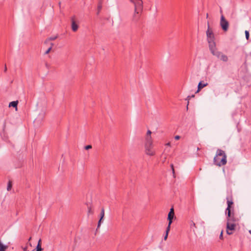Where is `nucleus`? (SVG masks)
Segmentation results:
<instances>
[{"label": "nucleus", "mask_w": 251, "mask_h": 251, "mask_svg": "<svg viewBox=\"0 0 251 251\" xmlns=\"http://www.w3.org/2000/svg\"><path fill=\"white\" fill-rule=\"evenodd\" d=\"M100 218H103L104 216V208H102L100 212Z\"/></svg>", "instance_id": "obj_21"}, {"label": "nucleus", "mask_w": 251, "mask_h": 251, "mask_svg": "<svg viewBox=\"0 0 251 251\" xmlns=\"http://www.w3.org/2000/svg\"><path fill=\"white\" fill-rule=\"evenodd\" d=\"M151 130H148L147 133L145 141H153L151 136Z\"/></svg>", "instance_id": "obj_12"}, {"label": "nucleus", "mask_w": 251, "mask_h": 251, "mask_svg": "<svg viewBox=\"0 0 251 251\" xmlns=\"http://www.w3.org/2000/svg\"><path fill=\"white\" fill-rule=\"evenodd\" d=\"M165 145L167 146H171V143L170 142H168L167 144H166Z\"/></svg>", "instance_id": "obj_33"}, {"label": "nucleus", "mask_w": 251, "mask_h": 251, "mask_svg": "<svg viewBox=\"0 0 251 251\" xmlns=\"http://www.w3.org/2000/svg\"><path fill=\"white\" fill-rule=\"evenodd\" d=\"M11 188H12V182L10 181H9V182L8 183L7 187V191H10V190H11Z\"/></svg>", "instance_id": "obj_19"}, {"label": "nucleus", "mask_w": 251, "mask_h": 251, "mask_svg": "<svg viewBox=\"0 0 251 251\" xmlns=\"http://www.w3.org/2000/svg\"><path fill=\"white\" fill-rule=\"evenodd\" d=\"M0 135L3 139L5 140L7 139V136L5 130L4 131V133H3V130H2V131L0 133Z\"/></svg>", "instance_id": "obj_17"}, {"label": "nucleus", "mask_w": 251, "mask_h": 251, "mask_svg": "<svg viewBox=\"0 0 251 251\" xmlns=\"http://www.w3.org/2000/svg\"><path fill=\"white\" fill-rule=\"evenodd\" d=\"M91 148H92V146L91 145H87V146L85 147V150H89V149H90Z\"/></svg>", "instance_id": "obj_26"}, {"label": "nucleus", "mask_w": 251, "mask_h": 251, "mask_svg": "<svg viewBox=\"0 0 251 251\" xmlns=\"http://www.w3.org/2000/svg\"><path fill=\"white\" fill-rule=\"evenodd\" d=\"M170 230V226H168L166 230V234L165 235L164 237V239L165 240H166L167 239L168 236V233Z\"/></svg>", "instance_id": "obj_16"}, {"label": "nucleus", "mask_w": 251, "mask_h": 251, "mask_svg": "<svg viewBox=\"0 0 251 251\" xmlns=\"http://www.w3.org/2000/svg\"><path fill=\"white\" fill-rule=\"evenodd\" d=\"M134 5V14L133 16V21L137 22L141 15L143 11L142 0H130Z\"/></svg>", "instance_id": "obj_2"}, {"label": "nucleus", "mask_w": 251, "mask_h": 251, "mask_svg": "<svg viewBox=\"0 0 251 251\" xmlns=\"http://www.w3.org/2000/svg\"><path fill=\"white\" fill-rule=\"evenodd\" d=\"M249 232L251 233V230H250Z\"/></svg>", "instance_id": "obj_40"}, {"label": "nucleus", "mask_w": 251, "mask_h": 251, "mask_svg": "<svg viewBox=\"0 0 251 251\" xmlns=\"http://www.w3.org/2000/svg\"><path fill=\"white\" fill-rule=\"evenodd\" d=\"M220 25L224 31H227L229 26L228 22L225 19L223 15H222L220 20Z\"/></svg>", "instance_id": "obj_7"}, {"label": "nucleus", "mask_w": 251, "mask_h": 251, "mask_svg": "<svg viewBox=\"0 0 251 251\" xmlns=\"http://www.w3.org/2000/svg\"><path fill=\"white\" fill-rule=\"evenodd\" d=\"M89 212H91L90 209L89 210Z\"/></svg>", "instance_id": "obj_39"}, {"label": "nucleus", "mask_w": 251, "mask_h": 251, "mask_svg": "<svg viewBox=\"0 0 251 251\" xmlns=\"http://www.w3.org/2000/svg\"><path fill=\"white\" fill-rule=\"evenodd\" d=\"M171 167L172 170L173 174L174 175H175V170H174V165L173 164H171Z\"/></svg>", "instance_id": "obj_25"}, {"label": "nucleus", "mask_w": 251, "mask_h": 251, "mask_svg": "<svg viewBox=\"0 0 251 251\" xmlns=\"http://www.w3.org/2000/svg\"><path fill=\"white\" fill-rule=\"evenodd\" d=\"M225 151L221 149H218L213 159L214 164L219 167L225 165L227 163Z\"/></svg>", "instance_id": "obj_1"}, {"label": "nucleus", "mask_w": 251, "mask_h": 251, "mask_svg": "<svg viewBox=\"0 0 251 251\" xmlns=\"http://www.w3.org/2000/svg\"><path fill=\"white\" fill-rule=\"evenodd\" d=\"M37 245H41V239H40L39 240Z\"/></svg>", "instance_id": "obj_32"}, {"label": "nucleus", "mask_w": 251, "mask_h": 251, "mask_svg": "<svg viewBox=\"0 0 251 251\" xmlns=\"http://www.w3.org/2000/svg\"><path fill=\"white\" fill-rule=\"evenodd\" d=\"M245 35H246V39L247 40H248L249 38V36H250L249 32L248 31H247V30L245 31Z\"/></svg>", "instance_id": "obj_23"}, {"label": "nucleus", "mask_w": 251, "mask_h": 251, "mask_svg": "<svg viewBox=\"0 0 251 251\" xmlns=\"http://www.w3.org/2000/svg\"><path fill=\"white\" fill-rule=\"evenodd\" d=\"M208 85L207 83H203L202 81H200L198 86V92L201 90L202 88Z\"/></svg>", "instance_id": "obj_13"}, {"label": "nucleus", "mask_w": 251, "mask_h": 251, "mask_svg": "<svg viewBox=\"0 0 251 251\" xmlns=\"http://www.w3.org/2000/svg\"><path fill=\"white\" fill-rule=\"evenodd\" d=\"M208 13H207V14H206V17H207V18H208Z\"/></svg>", "instance_id": "obj_38"}, {"label": "nucleus", "mask_w": 251, "mask_h": 251, "mask_svg": "<svg viewBox=\"0 0 251 251\" xmlns=\"http://www.w3.org/2000/svg\"><path fill=\"white\" fill-rule=\"evenodd\" d=\"M103 218H100V220L99 221V222H98V226H97V228H99L100 226V224H101V221L102 220Z\"/></svg>", "instance_id": "obj_24"}, {"label": "nucleus", "mask_w": 251, "mask_h": 251, "mask_svg": "<svg viewBox=\"0 0 251 251\" xmlns=\"http://www.w3.org/2000/svg\"><path fill=\"white\" fill-rule=\"evenodd\" d=\"M236 224L232 221L231 216L227 218L226 232L228 235H231L235 230Z\"/></svg>", "instance_id": "obj_5"}, {"label": "nucleus", "mask_w": 251, "mask_h": 251, "mask_svg": "<svg viewBox=\"0 0 251 251\" xmlns=\"http://www.w3.org/2000/svg\"><path fill=\"white\" fill-rule=\"evenodd\" d=\"M102 3H103V0H99L98 4V7H97V14L98 15L100 11L101 10L102 7Z\"/></svg>", "instance_id": "obj_11"}, {"label": "nucleus", "mask_w": 251, "mask_h": 251, "mask_svg": "<svg viewBox=\"0 0 251 251\" xmlns=\"http://www.w3.org/2000/svg\"><path fill=\"white\" fill-rule=\"evenodd\" d=\"M194 97V95H192L191 96H189L187 98V100H189L191 98Z\"/></svg>", "instance_id": "obj_28"}, {"label": "nucleus", "mask_w": 251, "mask_h": 251, "mask_svg": "<svg viewBox=\"0 0 251 251\" xmlns=\"http://www.w3.org/2000/svg\"><path fill=\"white\" fill-rule=\"evenodd\" d=\"M48 64H46V66L47 67H48Z\"/></svg>", "instance_id": "obj_37"}, {"label": "nucleus", "mask_w": 251, "mask_h": 251, "mask_svg": "<svg viewBox=\"0 0 251 251\" xmlns=\"http://www.w3.org/2000/svg\"><path fill=\"white\" fill-rule=\"evenodd\" d=\"M57 38V36H54V37H51L49 38V40H51V41H52V40H55Z\"/></svg>", "instance_id": "obj_27"}, {"label": "nucleus", "mask_w": 251, "mask_h": 251, "mask_svg": "<svg viewBox=\"0 0 251 251\" xmlns=\"http://www.w3.org/2000/svg\"><path fill=\"white\" fill-rule=\"evenodd\" d=\"M8 247V246L4 245L0 240V251H5Z\"/></svg>", "instance_id": "obj_15"}, {"label": "nucleus", "mask_w": 251, "mask_h": 251, "mask_svg": "<svg viewBox=\"0 0 251 251\" xmlns=\"http://www.w3.org/2000/svg\"><path fill=\"white\" fill-rule=\"evenodd\" d=\"M6 69H7V68H6V65H5V71H6Z\"/></svg>", "instance_id": "obj_35"}, {"label": "nucleus", "mask_w": 251, "mask_h": 251, "mask_svg": "<svg viewBox=\"0 0 251 251\" xmlns=\"http://www.w3.org/2000/svg\"><path fill=\"white\" fill-rule=\"evenodd\" d=\"M6 121L4 120L3 124H2V130H3V133H4V131L6 130Z\"/></svg>", "instance_id": "obj_18"}, {"label": "nucleus", "mask_w": 251, "mask_h": 251, "mask_svg": "<svg viewBox=\"0 0 251 251\" xmlns=\"http://www.w3.org/2000/svg\"><path fill=\"white\" fill-rule=\"evenodd\" d=\"M175 139L176 140H178L180 139V136H178V135H176L175 137Z\"/></svg>", "instance_id": "obj_30"}, {"label": "nucleus", "mask_w": 251, "mask_h": 251, "mask_svg": "<svg viewBox=\"0 0 251 251\" xmlns=\"http://www.w3.org/2000/svg\"><path fill=\"white\" fill-rule=\"evenodd\" d=\"M210 51L213 55L216 56L221 61H223L224 62L227 61V56L226 55L223 54L222 52L218 51L217 49H213V51H212V50H211Z\"/></svg>", "instance_id": "obj_6"}, {"label": "nucleus", "mask_w": 251, "mask_h": 251, "mask_svg": "<svg viewBox=\"0 0 251 251\" xmlns=\"http://www.w3.org/2000/svg\"><path fill=\"white\" fill-rule=\"evenodd\" d=\"M227 207L226 209V213H227V217L230 218L231 217V206L233 204V202L231 198L228 197H226Z\"/></svg>", "instance_id": "obj_8"}, {"label": "nucleus", "mask_w": 251, "mask_h": 251, "mask_svg": "<svg viewBox=\"0 0 251 251\" xmlns=\"http://www.w3.org/2000/svg\"><path fill=\"white\" fill-rule=\"evenodd\" d=\"M27 245H29V246H32V245H31V243L28 242V243H27Z\"/></svg>", "instance_id": "obj_34"}, {"label": "nucleus", "mask_w": 251, "mask_h": 251, "mask_svg": "<svg viewBox=\"0 0 251 251\" xmlns=\"http://www.w3.org/2000/svg\"><path fill=\"white\" fill-rule=\"evenodd\" d=\"M72 29L73 31H76L78 29V26L76 22L75 21L73 18H72Z\"/></svg>", "instance_id": "obj_10"}, {"label": "nucleus", "mask_w": 251, "mask_h": 251, "mask_svg": "<svg viewBox=\"0 0 251 251\" xmlns=\"http://www.w3.org/2000/svg\"><path fill=\"white\" fill-rule=\"evenodd\" d=\"M175 213L174 211V208H171L170 211L168 215V220H169V224L168 226H170L171 227V225L173 222V219L174 217Z\"/></svg>", "instance_id": "obj_9"}, {"label": "nucleus", "mask_w": 251, "mask_h": 251, "mask_svg": "<svg viewBox=\"0 0 251 251\" xmlns=\"http://www.w3.org/2000/svg\"><path fill=\"white\" fill-rule=\"evenodd\" d=\"M145 153L147 155L153 156L155 154V151L153 149V141H145Z\"/></svg>", "instance_id": "obj_4"}, {"label": "nucleus", "mask_w": 251, "mask_h": 251, "mask_svg": "<svg viewBox=\"0 0 251 251\" xmlns=\"http://www.w3.org/2000/svg\"><path fill=\"white\" fill-rule=\"evenodd\" d=\"M36 251H42L43 249L41 247V245H37L36 247Z\"/></svg>", "instance_id": "obj_22"}, {"label": "nucleus", "mask_w": 251, "mask_h": 251, "mask_svg": "<svg viewBox=\"0 0 251 251\" xmlns=\"http://www.w3.org/2000/svg\"><path fill=\"white\" fill-rule=\"evenodd\" d=\"M17 105H18V101H13L9 103V107H15V108H16V109L17 110Z\"/></svg>", "instance_id": "obj_14"}, {"label": "nucleus", "mask_w": 251, "mask_h": 251, "mask_svg": "<svg viewBox=\"0 0 251 251\" xmlns=\"http://www.w3.org/2000/svg\"><path fill=\"white\" fill-rule=\"evenodd\" d=\"M23 251H28L27 250V247L26 246L23 248Z\"/></svg>", "instance_id": "obj_31"}, {"label": "nucleus", "mask_w": 251, "mask_h": 251, "mask_svg": "<svg viewBox=\"0 0 251 251\" xmlns=\"http://www.w3.org/2000/svg\"><path fill=\"white\" fill-rule=\"evenodd\" d=\"M31 237H30L29 239H28V242L31 240Z\"/></svg>", "instance_id": "obj_36"}, {"label": "nucleus", "mask_w": 251, "mask_h": 251, "mask_svg": "<svg viewBox=\"0 0 251 251\" xmlns=\"http://www.w3.org/2000/svg\"><path fill=\"white\" fill-rule=\"evenodd\" d=\"M207 41L208 43V46L210 50L213 51V49H216V44L215 42V37L213 31L210 28L209 23L208 22V28L206 31Z\"/></svg>", "instance_id": "obj_3"}, {"label": "nucleus", "mask_w": 251, "mask_h": 251, "mask_svg": "<svg viewBox=\"0 0 251 251\" xmlns=\"http://www.w3.org/2000/svg\"><path fill=\"white\" fill-rule=\"evenodd\" d=\"M219 237L220 239H223V231H221Z\"/></svg>", "instance_id": "obj_29"}, {"label": "nucleus", "mask_w": 251, "mask_h": 251, "mask_svg": "<svg viewBox=\"0 0 251 251\" xmlns=\"http://www.w3.org/2000/svg\"><path fill=\"white\" fill-rule=\"evenodd\" d=\"M50 44H51V46H50V47H49V48L48 49V50L45 51V54H46L49 53L50 52V50H51L52 47V46H53V43H51Z\"/></svg>", "instance_id": "obj_20"}]
</instances>
